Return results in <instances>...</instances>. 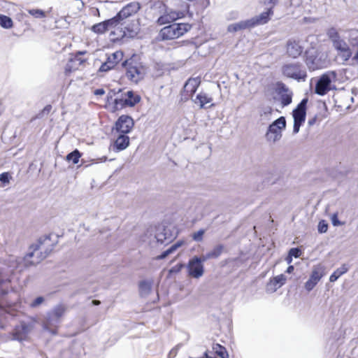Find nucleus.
Wrapping results in <instances>:
<instances>
[{
  "mask_svg": "<svg viewBox=\"0 0 358 358\" xmlns=\"http://www.w3.org/2000/svg\"><path fill=\"white\" fill-rule=\"evenodd\" d=\"M191 29L187 23L173 24L160 30L159 37L163 40H173L183 36Z\"/></svg>",
  "mask_w": 358,
  "mask_h": 358,
  "instance_id": "nucleus-1",
  "label": "nucleus"
},
{
  "mask_svg": "<svg viewBox=\"0 0 358 358\" xmlns=\"http://www.w3.org/2000/svg\"><path fill=\"white\" fill-rule=\"evenodd\" d=\"M326 275V267L322 264H317L312 267L308 279L304 283L307 292L313 290L321 279Z\"/></svg>",
  "mask_w": 358,
  "mask_h": 358,
  "instance_id": "nucleus-2",
  "label": "nucleus"
},
{
  "mask_svg": "<svg viewBox=\"0 0 358 358\" xmlns=\"http://www.w3.org/2000/svg\"><path fill=\"white\" fill-rule=\"evenodd\" d=\"M286 127V120L284 117H280L273 122L268 128L266 134V139L275 143L282 137V132Z\"/></svg>",
  "mask_w": 358,
  "mask_h": 358,
  "instance_id": "nucleus-3",
  "label": "nucleus"
},
{
  "mask_svg": "<svg viewBox=\"0 0 358 358\" xmlns=\"http://www.w3.org/2000/svg\"><path fill=\"white\" fill-rule=\"evenodd\" d=\"M306 62L309 69L312 71L326 67L328 63L327 56L324 54L318 53L313 50L306 52Z\"/></svg>",
  "mask_w": 358,
  "mask_h": 358,
  "instance_id": "nucleus-4",
  "label": "nucleus"
},
{
  "mask_svg": "<svg viewBox=\"0 0 358 358\" xmlns=\"http://www.w3.org/2000/svg\"><path fill=\"white\" fill-rule=\"evenodd\" d=\"M336 74L334 71H329L323 74L315 86V92L319 95H324L331 89V83L336 80Z\"/></svg>",
  "mask_w": 358,
  "mask_h": 358,
  "instance_id": "nucleus-5",
  "label": "nucleus"
},
{
  "mask_svg": "<svg viewBox=\"0 0 358 358\" xmlns=\"http://www.w3.org/2000/svg\"><path fill=\"white\" fill-rule=\"evenodd\" d=\"M282 73L288 77L297 80H305L306 72L301 69L299 64H287L282 68Z\"/></svg>",
  "mask_w": 358,
  "mask_h": 358,
  "instance_id": "nucleus-6",
  "label": "nucleus"
},
{
  "mask_svg": "<svg viewBox=\"0 0 358 358\" xmlns=\"http://www.w3.org/2000/svg\"><path fill=\"white\" fill-rule=\"evenodd\" d=\"M306 99H303L298 105L297 108L293 111L294 128L293 134H297L300 130V127L304 122L306 119Z\"/></svg>",
  "mask_w": 358,
  "mask_h": 358,
  "instance_id": "nucleus-7",
  "label": "nucleus"
},
{
  "mask_svg": "<svg viewBox=\"0 0 358 358\" xmlns=\"http://www.w3.org/2000/svg\"><path fill=\"white\" fill-rule=\"evenodd\" d=\"M146 73V68L141 63L130 62L128 64L127 76L133 82L138 83L143 78Z\"/></svg>",
  "mask_w": 358,
  "mask_h": 358,
  "instance_id": "nucleus-8",
  "label": "nucleus"
},
{
  "mask_svg": "<svg viewBox=\"0 0 358 358\" xmlns=\"http://www.w3.org/2000/svg\"><path fill=\"white\" fill-rule=\"evenodd\" d=\"M333 45L337 51V55L343 62L348 61L352 55V50L347 43L337 37L333 40Z\"/></svg>",
  "mask_w": 358,
  "mask_h": 358,
  "instance_id": "nucleus-9",
  "label": "nucleus"
},
{
  "mask_svg": "<svg viewBox=\"0 0 358 358\" xmlns=\"http://www.w3.org/2000/svg\"><path fill=\"white\" fill-rule=\"evenodd\" d=\"M154 236L157 243H163L165 241H171L172 236L164 226L151 227L146 231V236Z\"/></svg>",
  "mask_w": 358,
  "mask_h": 358,
  "instance_id": "nucleus-10",
  "label": "nucleus"
},
{
  "mask_svg": "<svg viewBox=\"0 0 358 358\" xmlns=\"http://www.w3.org/2000/svg\"><path fill=\"white\" fill-rule=\"evenodd\" d=\"M203 257H194L192 258L187 264V271L190 276L194 278H199L204 273L203 262Z\"/></svg>",
  "mask_w": 358,
  "mask_h": 358,
  "instance_id": "nucleus-11",
  "label": "nucleus"
},
{
  "mask_svg": "<svg viewBox=\"0 0 358 358\" xmlns=\"http://www.w3.org/2000/svg\"><path fill=\"white\" fill-rule=\"evenodd\" d=\"M126 97L124 99H115V106L112 109L114 112L123 106H134L135 104L138 103L141 100V97L137 94L134 93L131 91H128L125 94Z\"/></svg>",
  "mask_w": 358,
  "mask_h": 358,
  "instance_id": "nucleus-12",
  "label": "nucleus"
},
{
  "mask_svg": "<svg viewBox=\"0 0 358 358\" xmlns=\"http://www.w3.org/2000/svg\"><path fill=\"white\" fill-rule=\"evenodd\" d=\"M134 122L133 119L128 115H121L115 122V129L122 134L129 133L133 127Z\"/></svg>",
  "mask_w": 358,
  "mask_h": 358,
  "instance_id": "nucleus-13",
  "label": "nucleus"
},
{
  "mask_svg": "<svg viewBox=\"0 0 358 358\" xmlns=\"http://www.w3.org/2000/svg\"><path fill=\"white\" fill-rule=\"evenodd\" d=\"M43 248L41 245L32 246L31 251L25 257V261L30 264H38L46 257V255H43Z\"/></svg>",
  "mask_w": 358,
  "mask_h": 358,
  "instance_id": "nucleus-14",
  "label": "nucleus"
},
{
  "mask_svg": "<svg viewBox=\"0 0 358 358\" xmlns=\"http://www.w3.org/2000/svg\"><path fill=\"white\" fill-rule=\"evenodd\" d=\"M201 84V78L199 77L189 78L183 87V96L185 99L189 97H193V94L196 91L197 88Z\"/></svg>",
  "mask_w": 358,
  "mask_h": 358,
  "instance_id": "nucleus-15",
  "label": "nucleus"
},
{
  "mask_svg": "<svg viewBox=\"0 0 358 358\" xmlns=\"http://www.w3.org/2000/svg\"><path fill=\"white\" fill-rule=\"evenodd\" d=\"M287 278L283 274L278 275L269 280L266 286V291L268 293H273L285 284Z\"/></svg>",
  "mask_w": 358,
  "mask_h": 358,
  "instance_id": "nucleus-16",
  "label": "nucleus"
},
{
  "mask_svg": "<svg viewBox=\"0 0 358 358\" xmlns=\"http://www.w3.org/2000/svg\"><path fill=\"white\" fill-rule=\"evenodd\" d=\"M194 103L198 105L201 108H205L213 106V98L204 92H200L195 97L192 99Z\"/></svg>",
  "mask_w": 358,
  "mask_h": 358,
  "instance_id": "nucleus-17",
  "label": "nucleus"
},
{
  "mask_svg": "<svg viewBox=\"0 0 358 358\" xmlns=\"http://www.w3.org/2000/svg\"><path fill=\"white\" fill-rule=\"evenodd\" d=\"M140 8L138 3H131L126 6H124L117 15V17L120 19V20H123L127 17L135 14Z\"/></svg>",
  "mask_w": 358,
  "mask_h": 358,
  "instance_id": "nucleus-18",
  "label": "nucleus"
},
{
  "mask_svg": "<svg viewBox=\"0 0 358 358\" xmlns=\"http://www.w3.org/2000/svg\"><path fill=\"white\" fill-rule=\"evenodd\" d=\"M303 52V48L295 41H289L287 44V53L293 58H296L301 55Z\"/></svg>",
  "mask_w": 358,
  "mask_h": 358,
  "instance_id": "nucleus-19",
  "label": "nucleus"
},
{
  "mask_svg": "<svg viewBox=\"0 0 358 358\" xmlns=\"http://www.w3.org/2000/svg\"><path fill=\"white\" fill-rule=\"evenodd\" d=\"M129 145V138L124 135H120L114 143V148L117 151H121L126 149Z\"/></svg>",
  "mask_w": 358,
  "mask_h": 358,
  "instance_id": "nucleus-20",
  "label": "nucleus"
},
{
  "mask_svg": "<svg viewBox=\"0 0 358 358\" xmlns=\"http://www.w3.org/2000/svg\"><path fill=\"white\" fill-rule=\"evenodd\" d=\"M273 14L271 9H268L267 11L263 12L259 16L250 19L253 22L252 26L258 24H264L269 20V17Z\"/></svg>",
  "mask_w": 358,
  "mask_h": 358,
  "instance_id": "nucleus-21",
  "label": "nucleus"
},
{
  "mask_svg": "<svg viewBox=\"0 0 358 358\" xmlns=\"http://www.w3.org/2000/svg\"><path fill=\"white\" fill-rule=\"evenodd\" d=\"M253 22L250 20L241 21L234 24H231L228 27L229 31H236L238 30L247 29L253 27Z\"/></svg>",
  "mask_w": 358,
  "mask_h": 358,
  "instance_id": "nucleus-22",
  "label": "nucleus"
},
{
  "mask_svg": "<svg viewBox=\"0 0 358 358\" xmlns=\"http://www.w3.org/2000/svg\"><path fill=\"white\" fill-rule=\"evenodd\" d=\"M349 42L352 47H357V51L352 58L358 62V30H351L349 34Z\"/></svg>",
  "mask_w": 358,
  "mask_h": 358,
  "instance_id": "nucleus-23",
  "label": "nucleus"
},
{
  "mask_svg": "<svg viewBox=\"0 0 358 358\" xmlns=\"http://www.w3.org/2000/svg\"><path fill=\"white\" fill-rule=\"evenodd\" d=\"M152 286V281L145 280L140 282L138 287H139V293L141 296H147L151 292Z\"/></svg>",
  "mask_w": 358,
  "mask_h": 358,
  "instance_id": "nucleus-24",
  "label": "nucleus"
},
{
  "mask_svg": "<svg viewBox=\"0 0 358 358\" xmlns=\"http://www.w3.org/2000/svg\"><path fill=\"white\" fill-rule=\"evenodd\" d=\"M65 312V308L62 305H59L56 306L54 310H52V313L50 315V317L48 318L47 321V324H45V328H48V325L50 323L51 320L54 319H59L60 317L63 315V314Z\"/></svg>",
  "mask_w": 358,
  "mask_h": 358,
  "instance_id": "nucleus-25",
  "label": "nucleus"
},
{
  "mask_svg": "<svg viewBox=\"0 0 358 358\" xmlns=\"http://www.w3.org/2000/svg\"><path fill=\"white\" fill-rule=\"evenodd\" d=\"M122 58L123 52L122 51H116L108 57L106 62H108V66L113 69L122 59Z\"/></svg>",
  "mask_w": 358,
  "mask_h": 358,
  "instance_id": "nucleus-26",
  "label": "nucleus"
},
{
  "mask_svg": "<svg viewBox=\"0 0 358 358\" xmlns=\"http://www.w3.org/2000/svg\"><path fill=\"white\" fill-rule=\"evenodd\" d=\"M185 244L184 241H178L176 243H174L173 245H171L168 250L164 251L161 255L158 257V259H164L166 257H167L169 255L175 252L177 249L180 248Z\"/></svg>",
  "mask_w": 358,
  "mask_h": 358,
  "instance_id": "nucleus-27",
  "label": "nucleus"
},
{
  "mask_svg": "<svg viewBox=\"0 0 358 358\" xmlns=\"http://www.w3.org/2000/svg\"><path fill=\"white\" fill-rule=\"evenodd\" d=\"M273 110L269 106L262 108L260 111V117L262 120L269 121L273 118Z\"/></svg>",
  "mask_w": 358,
  "mask_h": 358,
  "instance_id": "nucleus-28",
  "label": "nucleus"
},
{
  "mask_svg": "<svg viewBox=\"0 0 358 358\" xmlns=\"http://www.w3.org/2000/svg\"><path fill=\"white\" fill-rule=\"evenodd\" d=\"M222 246L219 245L215 248L212 251L203 256V261H206L208 259L217 258L222 252Z\"/></svg>",
  "mask_w": 358,
  "mask_h": 358,
  "instance_id": "nucleus-29",
  "label": "nucleus"
},
{
  "mask_svg": "<svg viewBox=\"0 0 358 358\" xmlns=\"http://www.w3.org/2000/svg\"><path fill=\"white\" fill-rule=\"evenodd\" d=\"M91 30L95 34H103L108 30L105 22H101L93 25Z\"/></svg>",
  "mask_w": 358,
  "mask_h": 358,
  "instance_id": "nucleus-30",
  "label": "nucleus"
},
{
  "mask_svg": "<svg viewBox=\"0 0 358 358\" xmlns=\"http://www.w3.org/2000/svg\"><path fill=\"white\" fill-rule=\"evenodd\" d=\"M213 350L220 358H228V353L223 346L220 344H215L213 347Z\"/></svg>",
  "mask_w": 358,
  "mask_h": 358,
  "instance_id": "nucleus-31",
  "label": "nucleus"
},
{
  "mask_svg": "<svg viewBox=\"0 0 358 358\" xmlns=\"http://www.w3.org/2000/svg\"><path fill=\"white\" fill-rule=\"evenodd\" d=\"M81 157V154L79 152L78 150H75L72 152L69 153L66 156V160L69 162H72L73 164H76L78 163L79 159Z\"/></svg>",
  "mask_w": 358,
  "mask_h": 358,
  "instance_id": "nucleus-32",
  "label": "nucleus"
},
{
  "mask_svg": "<svg viewBox=\"0 0 358 358\" xmlns=\"http://www.w3.org/2000/svg\"><path fill=\"white\" fill-rule=\"evenodd\" d=\"M0 25L3 28L9 29L13 27V21L9 17L0 15Z\"/></svg>",
  "mask_w": 358,
  "mask_h": 358,
  "instance_id": "nucleus-33",
  "label": "nucleus"
},
{
  "mask_svg": "<svg viewBox=\"0 0 358 358\" xmlns=\"http://www.w3.org/2000/svg\"><path fill=\"white\" fill-rule=\"evenodd\" d=\"M166 13L169 17V20H171L172 22L182 18L184 16L183 13L180 11H174L172 10H166Z\"/></svg>",
  "mask_w": 358,
  "mask_h": 358,
  "instance_id": "nucleus-34",
  "label": "nucleus"
},
{
  "mask_svg": "<svg viewBox=\"0 0 358 358\" xmlns=\"http://www.w3.org/2000/svg\"><path fill=\"white\" fill-rule=\"evenodd\" d=\"M120 19L117 17V15L114 17L109 19L108 20L104 21L108 29L115 27L120 22Z\"/></svg>",
  "mask_w": 358,
  "mask_h": 358,
  "instance_id": "nucleus-35",
  "label": "nucleus"
},
{
  "mask_svg": "<svg viewBox=\"0 0 358 358\" xmlns=\"http://www.w3.org/2000/svg\"><path fill=\"white\" fill-rule=\"evenodd\" d=\"M146 236V231L141 236V241L144 243H148L151 246H155L157 245L156 240L154 238V236Z\"/></svg>",
  "mask_w": 358,
  "mask_h": 358,
  "instance_id": "nucleus-36",
  "label": "nucleus"
},
{
  "mask_svg": "<svg viewBox=\"0 0 358 358\" xmlns=\"http://www.w3.org/2000/svg\"><path fill=\"white\" fill-rule=\"evenodd\" d=\"M29 13L36 18H42L45 17V12L40 9L29 10Z\"/></svg>",
  "mask_w": 358,
  "mask_h": 358,
  "instance_id": "nucleus-37",
  "label": "nucleus"
},
{
  "mask_svg": "<svg viewBox=\"0 0 358 358\" xmlns=\"http://www.w3.org/2000/svg\"><path fill=\"white\" fill-rule=\"evenodd\" d=\"M171 22H172V21L169 20V17L166 15V13L162 16H160L157 20V23L159 25H163Z\"/></svg>",
  "mask_w": 358,
  "mask_h": 358,
  "instance_id": "nucleus-38",
  "label": "nucleus"
},
{
  "mask_svg": "<svg viewBox=\"0 0 358 358\" xmlns=\"http://www.w3.org/2000/svg\"><path fill=\"white\" fill-rule=\"evenodd\" d=\"M318 231L321 234L327 232L328 229V224L324 220H321L317 226Z\"/></svg>",
  "mask_w": 358,
  "mask_h": 358,
  "instance_id": "nucleus-39",
  "label": "nucleus"
},
{
  "mask_svg": "<svg viewBox=\"0 0 358 358\" xmlns=\"http://www.w3.org/2000/svg\"><path fill=\"white\" fill-rule=\"evenodd\" d=\"M281 102L284 106L289 105L292 102V96L289 94H283L281 95Z\"/></svg>",
  "mask_w": 358,
  "mask_h": 358,
  "instance_id": "nucleus-40",
  "label": "nucleus"
},
{
  "mask_svg": "<svg viewBox=\"0 0 358 358\" xmlns=\"http://www.w3.org/2000/svg\"><path fill=\"white\" fill-rule=\"evenodd\" d=\"M11 178L8 173H3L0 174V181L4 184H8Z\"/></svg>",
  "mask_w": 358,
  "mask_h": 358,
  "instance_id": "nucleus-41",
  "label": "nucleus"
},
{
  "mask_svg": "<svg viewBox=\"0 0 358 358\" xmlns=\"http://www.w3.org/2000/svg\"><path fill=\"white\" fill-rule=\"evenodd\" d=\"M204 234V231L201 229L193 234L192 238L196 241H200L202 240L203 236Z\"/></svg>",
  "mask_w": 358,
  "mask_h": 358,
  "instance_id": "nucleus-42",
  "label": "nucleus"
},
{
  "mask_svg": "<svg viewBox=\"0 0 358 358\" xmlns=\"http://www.w3.org/2000/svg\"><path fill=\"white\" fill-rule=\"evenodd\" d=\"M289 255H290L291 257H292L297 258L301 256V251L300 249L296 248H292V249H290V250L289 252Z\"/></svg>",
  "mask_w": 358,
  "mask_h": 358,
  "instance_id": "nucleus-43",
  "label": "nucleus"
},
{
  "mask_svg": "<svg viewBox=\"0 0 358 358\" xmlns=\"http://www.w3.org/2000/svg\"><path fill=\"white\" fill-rule=\"evenodd\" d=\"M43 301H44V298H43V297H42V296H38V297H37L35 300H34V301L31 303L30 306H31V307H34H34H37V306H38L39 305H41Z\"/></svg>",
  "mask_w": 358,
  "mask_h": 358,
  "instance_id": "nucleus-44",
  "label": "nucleus"
},
{
  "mask_svg": "<svg viewBox=\"0 0 358 358\" xmlns=\"http://www.w3.org/2000/svg\"><path fill=\"white\" fill-rule=\"evenodd\" d=\"M341 275L340 274L339 271H337V270L334 271V273L330 275L329 277V281L331 282H334L336 281L339 277H341Z\"/></svg>",
  "mask_w": 358,
  "mask_h": 358,
  "instance_id": "nucleus-45",
  "label": "nucleus"
},
{
  "mask_svg": "<svg viewBox=\"0 0 358 358\" xmlns=\"http://www.w3.org/2000/svg\"><path fill=\"white\" fill-rule=\"evenodd\" d=\"M331 222L334 226H341L343 225V223L341 222L338 219L336 214H334L331 216Z\"/></svg>",
  "mask_w": 358,
  "mask_h": 358,
  "instance_id": "nucleus-46",
  "label": "nucleus"
},
{
  "mask_svg": "<svg viewBox=\"0 0 358 358\" xmlns=\"http://www.w3.org/2000/svg\"><path fill=\"white\" fill-rule=\"evenodd\" d=\"M110 69H111V68L110 66H108V64L107 62H104L99 68L100 71H105V72L109 71Z\"/></svg>",
  "mask_w": 358,
  "mask_h": 358,
  "instance_id": "nucleus-47",
  "label": "nucleus"
},
{
  "mask_svg": "<svg viewBox=\"0 0 358 358\" xmlns=\"http://www.w3.org/2000/svg\"><path fill=\"white\" fill-rule=\"evenodd\" d=\"M182 267V264H178L169 270L170 273L179 272Z\"/></svg>",
  "mask_w": 358,
  "mask_h": 358,
  "instance_id": "nucleus-48",
  "label": "nucleus"
},
{
  "mask_svg": "<svg viewBox=\"0 0 358 358\" xmlns=\"http://www.w3.org/2000/svg\"><path fill=\"white\" fill-rule=\"evenodd\" d=\"M336 270H337V271H339L340 274L342 275L345 274V273H347V271H348V268L346 265H343L340 268H337Z\"/></svg>",
  "mask_w": 358,
  "mask_h": 358,
  "instance_id": "nucleus-49",
  "label": "nucleus"
},
{
  "mask_svg": "<svg viewBox=\"0 0 358 358\" xmlns=\"http://www.w3.org/2000/svg\"><path fill=\"white\" fill-rule=\"evenodd\" d=\"M316 121H317V117L314 116L313 117H312V118L308 120V124L310 127H311V126H313V124H315Z\"/></svg>",
  "mask_w": 358,
  "mask_h": 358,
  "instance_id": "nucleus-50",
  "label": "nucleus"
},
{
  "mask_svg": "<svg viewBox=\"0 0 358 358\" xmlns=\"http://www.w3.org/2000/svg\"><path fill=\"white\" fill-rule=\"evenodd\" d=\"M105 94V91L103 89H98L94 91L96 95H103Z\"/></svg>",
  "mask_w": 358,
  "mask_h": 358,
  "instance_id": "nucleus-51",
  "label": "nucleus"
},
{
  "mask_svg": "<svg viewBox=\"0 0 358 358\" xmlns=\"http://www.w3.org/2000/svg\"><path fill=\"white\" fill-rule=\"evenodd\" d=\"M294 269V266H293L292 265H290V266H288V268H287L286 272H287V273H292V272H293Z\"/></svg>",
  "mask_w": 358,
  "mask_h": 358,
  "instance_id": "nucleus-52",
  "label": "nucleus"
},
{
  "mask_svg": "<svg viewBox=\"0 0 358 358\" xmlns=\"http://www.w3.org/2000/svg\"><path fill=\"white\" fill-rule=\"evenodd\" d=\"M285 260L287 262V264H290L292 262V257H291L290 255H288V256L286 257Z\"/></svg>",
  "mask_w": 358,
  "mask_h": 358,
  "instance_id": "nucleus-53",
  "label": "nucleus"
},
{
  "mask_svg": "<svg viewBox=\"0 0 358 358\" xmlns=\"http://www.w3.org/2000/svg\"><path fill=\"white\" fill-rule=\"evenodd\" d=\"M176 350H172L170 352V353H169V357H170L171 355L175 356V355H176Z\"/></svg>",
  "mask_w": 358,
  "mask_h": 358,
  "instance_id": "nucleus-54",
  "label": "nucleus"
},
{
  "mask_svg": "<svg viewBox=\"0 0 358 358\" xmlns=\"http://www.w3.org/2000/svg\"><path fill=\"white\" fill-rule=\"evenodd\" d=\"M66 71H71V69H70V64H67V67L66 69Z\"/></svg>",
  "mask_w": 358,
  "mask_h": 358,
  "instance_id": "nucleus-55",
  "label": "nucleus"
},
{
  "mask_svg": "<svg viewBox=\"0 0 358 358\" xmlns=\"http://www.w3.org/2000/svg\"><path fill=\"white\" fill-rule=\"evenodd\" d=\"M94 303L96 304V305L99 304V301H94Z\"/></svg>",
  "mask_w": 358,
  "mask_h": 358,
  "instance_id": "nucleus-56",
  "label": "nucleus"
}]
</instances>
